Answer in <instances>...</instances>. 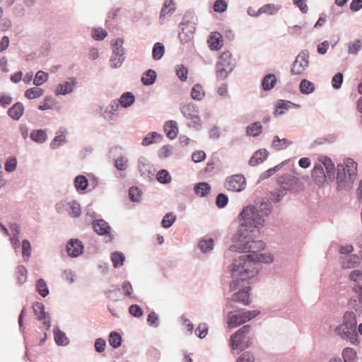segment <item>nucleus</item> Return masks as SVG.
<instances>
[{
    "mask_svg": "<svg viewBox=\"0 0 362 362\" xmlns=\"http://www.w3.org/2000/svg\"><path fill=\"white\" fill-rule=\"evenodd\" d=\"M273 259L271 255L263 253L243 255L234 258L233 262L229 266V270L234 278H240L244 281L258 273L260 262L270 263Z\"/></svg>",
    "mask_w": 362,
    "mask_h": 362,
    "instance_id": "1",
    "label": "nucleus"
},
{
    "mask_svg": "<svg viewBox=\"0 0 362 362\" xmlns=\"http://www.w3.org/2000/svg\"><path fill=\"white\" fill-rule=\"evenodd\" d=\"M257 208L253 204L244 206L238 216L239 226L235 235V238L244 236V234L253 233L259 227L264 225L265 219L262 218L257 211Z\"/></svg>",
    "mask_w": 362,
    "mask_h": 362,
    "instance_id": "2",
    "label": "nucleus"
},
{
    "mask_svg": "<svg viewBox=\"0 0 362 362\" xmlns=\"http://www.w3.org/2000/svg\"><path fill=\"white\" fill-rule=\"evenodd\" d=\"M231 276H233L231 274ZM233 280L230 284V291H235L231 299L228 300L226 303V308H233L235 307V303H240L243 305H248L250 303V286L248 285V279L242 281L240 278H234L232 276Z\"/></svg>",
    "mask_w": 362,
    "mask_h": 362,
    "instance_id": "3",
    "label": "nucleus"
},
{
    "mask_svg": "<svg viewBox=\"0 0 362 362\" xmlns=\"http://www.w3.org/2000/svg\"><path fill=\"white\" fill-rule=\"evenodd\" d=\"M245 235L235 238V235H233L232 240L233 244L229 247L230 252H249V254L259 253L264 249L265 244L262 240H254L252 233L245 234Z\"/></svg>",
    "mask_w": 362,
    "mask_h": 362,
    "instance_id": "4",
    "label": "nucleus"
},
{
    "mask_svg": "<svg viewBox=\"0 0 362 362\" xmlns=\"http://www.w3.org/2000/svg\"><path fill=\"white\" fill-rule=\"evenodd\" d=\"M236 61L229 51L221 54L216 64V76L218 80H225L233 71Z\"/></svg>",
    "mask_w": 362,
    "mask_h": 362,
    "instance_id": "5",
    "label": "nucleus"
},
{
    "mask_svg": "<svg viewBox=\"0 0 362 362\" xmlns=\"http://www.w3.org/2000/svg\"><path fill=\"white\" fill-rule=\"evenodd\" d=\"M356 316L353 312H346L341 324V338L349 339L351 344L358 343V332L356 330Z\"/></svg>",
    "mask_w": 362,
    "mask_h": 362,
    "instance_id": "6",
    "label": "nucleus"
},
{
    "mask_svg": "<svg viewBox=\"0 0 362 362\" xmlns=\"http://www.w3.org/2000/svg\"><path fill=\"white\" fill-rule=\"evenodd\" d=\"M196 21L193 11H187L185 13L180 24L181 32L178 35L182 44L188 43L193 39L196 30Z\"/></svg>",
    "mask_w": 362,
    "mask_h": 362,
    "instance_id": "7",
    "label": "nucleus"
},
{
    "mask_svg": "<svg viewBox=\"0 0 362 362\" xmlns=\"http://www.w3.org/2000/svg\"><path fill=\"white\" fill-rule=\"evenodd\" d=\"M357 176V163L350 158L341 163V189L349 190L352 188Z\"/></svg>",
    "mask_w": 362,
    "mask_h": 362,
    "instance_id": "8",
    "label": "nucleus"
},
{
    "mask_svg": "<svg viewBox=\"0 0 362 362\" xmlns=\"http://www.w3.org/2000/svg\"><path fill=\"white\" fill-rule=\"evenodd\" d=\"M259 312L257 310H235L227 314V324L229 327L235 328L255 318Z\"/></svg>",
    "mask_w": 362,
    "mask_h": 362,
    "instance_id": "9",
    "label": "nucleus"
},
{
    "mask_svg": "<svg viewBox=\"0 0 362 362\" xmlns=\"http://www.w3.org/2000/svg\"><path fill=\"white\" fill-rule=\"evenodd\" d=\"M250 331V326L248 325L243 326L235 333L233 334L230 339V346L233 350L242 351L250 346V342L247 335Z\"/></svg>",
    "mask_w": 362,
    "mask_h": 362,
    "instance_id": "10",
    "label": "nucleus"
},
{
    "mask_svg": "<svg viewBox=\"0 0 362 362\" xmlns=\"http://www.w3.org/2000/svg\"><path fill=\"white\" fill-rule=\"evenodd\" d=\"M299 183V180L293 176L286 175L282 177L281 181V186L279 189L272 192V201L274 203H279L283 199V197L287 194V192H295L294 185H297Z\"/></svg>",
    "mask_w": 362,
    "mask_h": 362,
    "instance_id": "11",
    "label": "nucleus"
},
{
    "mask_svg": "<svg viewBox=\"0 0 362 362\" xmlns=\"http://www.w3.org/2000/svg\"><path fill=\"white\" fill-rule=\"evenodd\" d=\"M124 40L122 38H117L112 42V54L110 57V66L112 69L119 68L125 59V49L123 47Z\"/></svg>",
    "mask_w": 362,
    "mask_h": 362,
    "instance_id": "12",
    "label": "nucleus"
},
{
    "mask_svg": "<svg viewBox=\"0 0 362 362\" xmlns=\"http://www.w3.org/2000/svg\"><path fill=\"white\" fill-rule=\"evenodd\" d=\"M309 66V52L306 49L301 51L296 57L292 64L291 74L292 75H302Z\"/></svg>",
    "mask_w": 362,
    "mask_h": 362,
    "instance_id": "13",
    "label": "nucleus"
},
{
    "mask_svg": "<svg viewBox=\"0 0 362 362\" xmlns=\"http://www.w3.org/2000/svg\"><path fill=\"white\" fill-rule=\"evenodd\" d=\"M224 187L233 192H240L246 187V179L242 174H235L226 178Z\"/></svg>",
    "mask_w": 362,
    "mask_h": 362,
    "instance_id": "14",
    "label": "nucleus"
},
{
    "mask_svg": "<svg viewBox=\"0 0 362 362\" xmlns=\"http://www.w3.org/2000/svg\"><path fill=\"white\" fill-rule=\"evenodd\" d=\"M319 161L325 166L326 173V180L333 181L336 179L337 184V189H339V164L337 166V175L335 176L336 168L332 160L327 156H322L319 158Z\"/></svg>",
    "mask_w": 362,
    "mask_h": 362,
    "instance_id": "15",
    "label": "nucleus"
},
{
    "mask_svg": "<svg viewBox=\"0 0 362 362\" xmlns=\"http://www.w3.org/2000/svg\"><path fill=\"white\" fill-rule=\"evenodd\" d=\"M94 231L99 235H107L109 238L107 242H112L114 235L111 233V227L104 219H95L92 222Z\"/></svg>",
    "mask_w": 362,
    "mask_h": 362,
    "instance_id": "16",
    "label": "nucleus"
},
{
    "mask_svg": "<svg viewBox=\"0 0 362 362\" xmlns=\"http://www.w3.org/2000/svg\"><path fill=\"white\" fill-rule=\"evenodd\" d=\"M66 249L69 256L77 257L83 253L84 247L82 242L79 240L70 239L66 245Z\"/></svg>",
    "mask_w": 362,
    "mask_h": 362,
    "instance_id": "17",
    "label": "nucleus"
},
{
    "mask_svg": "<svg viewBox=\"0 0 362 362\" xmlns=\"http://www.w3.org/2000/svg\"><path fill=\"white\" fill-rule=\"evenodd\" d=\"M138 169L141 175L145 179H151L153 175V169L150 162L144 157L138 160Z\"/></svg>",
    "mask_w": 362,
    "mask_h": 362,
    "instance_id": "18",
    "label": "nucleus"
},
{
    "mask_svg": "<svg viewBox=\"0 0 362 362\" xmlns=\"http://www.w3.org/2000/svg\"><path fill=\"white\" fill-rule=\"evenodd\" d=\"M254 206L257 208L258 213L264 218L270 215L273 209L272 203L268 199L264 198L255 200Z\"/></svg>",
    "mask_w": 362,
    "mask_h": 362,
    "instance_id": "19",
    "label": "nucleus"
},
{
    "mask_svg": "<svg viewBox=\"0 0 362 362\" xmlns=\"http://www.w3.org/2000/svg\"><path fill=\"white\" fill-rule=\"evenodd\" d=\"M119 107V103H117V100H112L110 103L106 106L103 114V117L107 121L114 120Z\"/></svg>",
    "mask_w": 362,
    "mask_h": 362,
    "instance_id": "20",
    "label": "nucleus"
},
{
    "mask_svg": "<svg viewBox=\"0 0 362 362\" xmlns=\"http://www.w3.org/2000/svg\"><path fill=\"white\" fill-rule=\"evenodd\" d=\"M54 340L55 344L59 346H66L70 343L69 339L66 333L62 331L58 326H55L53 329Z\"/></svg>",
    "mask_w": 362,
    "mask_h": 362,
    "instance_id": "21",
    "label": "nucleus"
},
{
    "mask_svg": "<svg viewBox=\"0 0 362 362\" xmlns=\"http://www.w3.org/2000/svg\"><path fill=\"white\" fill-rule=\"evenodd\" d=\"M312 177L319 186L323 185L326 181L325 172L321 163L315 165L312 170Z\"/></svg>",
    "mask_w": 362,
    "mask_h": 362,
    "instance_id": "22",
    "label": "nucleus"
},
{
    "mask_svg": "<svg viewBox=\"0 0 362 362\" xmlns=\"http://www.w3.org/2000/svg\"><path fill=\"white\" fill-rule=\"evenodd\" d=\"M76 83V78L71 77L69 78V81L59 84L56 89V95H66L71 93L74 90Z\"/></svg>",
    "mask_w": 362,
    "mask_h": 362,
    "instance_id": "23",
    "label": "nucleus"
},
{
    "mask_svg": "<svg viewBox=\"0 0 362 362\" xmlns=\"http://www.w3.org/2000/svg\"><path fill=\"white\" fill-rule=\"evenodd\" d=\"M269 152L264 149H259L256 151L249 160V165L255 166L263 163L268 157Z\"/></svg>",
    "mask_w": 362,
    "mask_h": 362,
    "instance_id": "24",
    "label": "nucleus"
},
{
    "mask_svg": "<svg viewBox=\"0 0 362 362\" xmlns=\"http://www.w3.org/2000/svg\"><path fill=\"white\" fill-rule=\"evenodd\" d=\"M163 130L170 139H174L178 134L177 123L174 120H168L163 125Z\"/></svg>",
    "mask_w": 362,
    "mask_h": 362,
    "instance_id": "25",
    "label": "nucleus"
},
{
    "mask_svg": "<svg viewBox=\"0 0 362 362\" xmlns=\"http://www.w3.org/2000/svg\"><path fill=\"white\" fill-rule=\"evenodd\" d=\"M337 138L338 135L337 134H329L325 136L317 138L310 144V148L313 149L317 147L318 146L324 145L326 144H332L337 140Z\"/></svg>",
    "mask_w": 362,
    "mask_h": 362,
    "instance_id": "26",
    "label": "nucleus"
},
{
    "mask_svg": "<svg viewBox=\"0 0 362 362\" xmlns=\"http://www.w3.org/2000/svg\"><path fill=\"white\" fill-rule=\"evenodd\" d=\"M361 263V259L356 255H351L344 258H341V266L343 269H351L358 267Z\"/></svg>",
    "mask_w": 362,
    "mask_h": 362,
    "instance_id": "27",
    "label": "nucleus"
},
{
    "mask_svg": "<svg viewBox=\"0 0 362 362\" xmlns=\"http://www.w3.org/2000/svg\"><path fill=\"white\" fill-rule=\"evenodd\" d=\"M24 112V106L20 103H16L7 111L8 115L13 120H18L22 117Z\"/></svg>",
    "mask_w": 362,
    "mask_h": 362,
    "instance_id": "28",
    "label": "nucleus"
},
{
    "mask_svg": "<svg viewBox=\"0 0 362 362\" xmlns=\"http://www.w3.org/2000/svg\"><path fill=\"white\" fill-rule=\"evenodd\" d=\"M180 111L183 116L187 119H189L199 114L198 107L192 103L182 105L180 107Z\"/></svg>",
    "mask_w": 362,
    "mask_h": 362,
    "instance_id": "29",
    "label": "nucleus"
},
{
    "mask_svg": "<svg viewBox=\"0 0 362 362\" xmlns=\"http://www.w3.org/2000/svg\"><path fill=\"white\" fill-rule=\"evenodd\" d=\"M207 42L211 50H218L223 45V37L218 32L213 33L208 39Z\"/></svg>",
    "mask_w": 362,
    "mask_h": 362,
    "instance_id": "30",
    "label": "nucleus"
},
{
    "mask_svg": "<svg viewBox=\"0 0 362 362\" xmlns=\"http://www.w3.org/2000/svg\"><path fill=\"white\" fill-rule=\"evenodd\" d=\"M30 139L39 144H44L47 140V134L46 129H35L30 132Z\"/></svg>",
    "mask_w": 362,
    "mask_h": 362,
    "instance_id": "31",
    "label": "nucleus"
},
{
    "mask_svg": "<svg viewBox=\"0 0 362 362\" xmlns=\"http://www.w3.org/2000/svg\"><path fill=\"white\" fill-rule=\"evenodd\" d=\"M277 79L274 74H266L262 80V88L264 91L271 90L276 84Z\"/></svg>",
    "mask_w": 362,
    "mask_h": 362,
    "instance_id": "32",
    "label": "nucleus"
},
{
    "mask_svg": "<svg viewBox=\"0 0 362 362\" xmlns=\"http://www.w3.org/2000/svg\"><path fill=\"white\" fill-rule=\"evenodd\" d=\"M117 101L119 103V106L127 108L134 103L135 97L131 92H124Z\"/></svg>",
    "mask_w": 362,
    "mask_h": 362,
    "instance_id": "33",
    "label": "nucleus"
},
{
    "mask_svg": "<svg viewBox=\"0 0 362 362\" xmlns=\"http://www.w3.org/2000/svg\"><path fill=\"white\" fill-rule=\"evenodd\" d=\"M74 185L78 192H84L88 186V180L83 175H77L74 180Z\"/></svg>",
    "mask_w": 362,
    "mask_h": 362,
    "instance_id": "34",
    "label": "nucleus"
},
{
    "mask_svg": "<svg viewBox=\"0 0 362 362\" xmlns=\"http://www.w3.org/2000/svg\"><path fill=\"white\" fill-rule=\"evenodd\" d=\"M194 191L197 195L201 197H205L209 194L211 186L206 182H199L194 185Z\"/></svg>",
    "mask_w": 362,
    "mask_h": 362,
    "instance_id": "35",
    "label": "nucleus"
},
{
    "mask_svg": "<svg viewBox=\"0 0 362 362\" xmlns=\"http://www.w3.org/2000/svg\"><path fill=\"white\" fill-rule=\"evenodd\" d=\"M175 11V4L173 0H165L160 11V18L170 16Z\"/></svg>",
    "mask_w": 362,
    "mask_h": 362,
    "instance_id": "36",
    "label": "nucleus"
},
{
    "mask_svg": "<svg viewBox=\"0 0 362 362\" xmlns=\"http://www.w3.org/2000/svg\"><path fill=\"white\" fill-rule=\"evenodd\" d=\"M163 139V136L161 134L156 132H152L148 133L142 140V145L143 146H149L151 144H153L154 143L160 142Z\"/></svg>",
    "mask_w": 362,
    "mask_h": 362,
    "instance_id": "37",
    "label": "nucleus"
},
{
    "mask_svg": "<svg viewBox=\"0 0 362 362\" xmlns=\"http://www.w3.org/2000/svg\"><path fill=\"white\" fill-rule=\"evenodd\" d=\"M291 105L298 106L290 101L280 100L276 104V110L274 114L277 115H281L286 113V111L290 107Z\"/></svg>",
    "mask_w": 362,
    "mask_h": 362,
    "instance_id": "38",
    "label": "nucleus"
},
{
    "mask_svg": "<svg viewBox=\"0 0 362 362\" xmlns=\"http://www.w3.org/2000/svg\"><path fill=\"white\" fill-rule=\"evenodd\" d=\"M156 77V71L153 69H148L143 74L141 81L144 86H151L155 83Z\"/></svg>",
    "mask_w": 362,
    "mask_h": 362,
    "instance_id": "39",
    "label": "nucleus"
},
{
    "mask_svg": "<svg viewBox=\"0 0 362 362\" xmlns=\"http://www.w3.org/2000/svg\"><path fill=\"white\" fill-rule=\"evenodd\" d=\"M291 144L292 142L287 139H280L278 136H274L272 143V147L275 150L279 151L286 148Z\"/></svg>",
    "mask_w": 362,
    "mask_h": 362,
    "instance_id": "40",
    "label": "nucleus"
},
{
    "mask_svg": "<svg viewBox=\"0 0 362 362\" xmlns=\"http://www.w3.org/2000/svg\"><path fill=\"white\" fill-rule=\"evenodd\" d=\"M33 310L34 314L37 317V320L39 321H42L43 318L49 315L48 313L45 311V305L40 302L34 303L33 305Z\"/></svg>",
    "mask_w": 362,
    "mask_h": 362,
    "instance_id": "41",
    "label": "nucleus"
},
{
    "mask_svg": "<svg viewBox=\"0 0 362 362\" xmlns=\"http://www.w3.org/2000/svg\"><path fill=\"white\" fill-rule=\"evenodd\" d=\"M281 8V5L269 3L262 6L260 8V11L262 12V14L266 13L272 16L276 14Z\"/></svg>",
    "mask_w": 362,
    "mask_h": 362,
    "instance_id": "42",
    "label": "nucleus"
},
{
    "mask_svg": "<svg viewBox=\"0 0 362 362\" xmlns=\"http://www.w3.org/2000/svg\"><path fill=\"white\" fill-rule=\"evenodd\" d=\"M69 214L72 218H78L81 215V209L79 203L73 200L69 202Z\"/></svg>",
    "mask_w": 362,
    "mask_h": 362,
    "instance_id": "43",
    "label": "nucleus"
},
{
    "mask_svg": "<svg viewBox=\"0 0 362 362\" xmlns=\"http://www.w3.org/2000/svg\"><path fill=\"white\" fill-rule=\"evenodd\" d=\"M16 281L18 286H22L27 281V269L23 265H19L16 269Z\"/></svg>",
    "mask_w": 362,
    "mask_h": 362,
    "instance_id": "44",
    "label": "nucleus"
},
{
    "mask_svg": "<svg viewBox=\"0 0 362 362\" xmlns=\"http://www.w3.org/2000/svg\"><path fill=\"white\" fill-rule=\"evenodd\" d=\"M299 90L303 94L309 95L315 90V85L307 79H303L300 82Z\"/></svg>",
    "mask_w": 362,
    "mask_h": 362,
    "instance_id": "45",
    "label": "nucleus"
},
{
    "mask_svg": "<svg viewBox=\"0 0 362 362\" xmlns=\"http://www.w3.org/2000/svg\"><path fill=\"white\" fill-rule=\"evenodd\" d=\"M262 126L259 122H255L248 125L246 133L249 136H258L262 133Z\"/></svg>",
    "mask_w": 362,
    "mask_h": 362,
    "instance_id": "46",
    "label": "nucleus"
},
{
    "mask_svg": "<svg viewBox=\"0 0 362 362\" xmlns=\"http://www.w3.org/2000/svg\"><path fill=\"white\" fill-rule=\"evenodd\" d=\"M191 96L194 100L201 101L205 96L203 87L199 83H196L192 88Z\"/></svg>",
    "mask_w": 362,
    "mask_h": 362,
    "instance_id": "47",
    "label": "nucleus"
},
{
    "mask_svg": "<svg viewBox=\"0 0 362 362\" xmlns=\"http://www.w3.org/2000/svg\"><path fill=\"white\" fill-rule=\"evenodd\" d=\"M111 260L114 267L118 268L124 264L125 256L122 252L116 251L111 254Z\"/></svg>",
    "mask_w": 362,
    "mask_h": 362,
    "instance_id": "48",
    "label": "nucleus"
},
{
    "mask_svg": "<svg viewBox=\"0 0 362 362\" xmlns=\"http://www.w3.org/2000/svg\"><path fill=\"white\" fill-rule=\"evenodd\" d=\"M108 341L112 347L117 349L122 344V336L117 332H111L109 335Z\"/></svg>",
    "mask_w": 362,
    "mask_h": 362,
    "instance_id": "49",
    "label": "nucleus"
},
{
    "mask_svg": "<svg viewBox=\"0 0 362 362\" xmlns=\"http://www.w3.org/2000/svg\"><path fill=\"white\" fill-rule=\"evenodd\" d=\"M36 291L42 297H47L49 293V289L45 281L43 279H39L36 282Z\"/></svg>",
    "mask_w": 362,
    "mask_h": 362,
    "instance_id": "50",
    "label": "nucleus"
},
{
    "mask_svg": "<svg viewBox=\"0 0 362 362\" xmlns=\"http://www.w3.org/2000/svg\"><path fill=\"white\" fill-rule=\"evenodd\" d=\"M165 53V47L160 42H156L152 50V57L154 60H159L162 58Z\"/></svg>",
    "mask_w": 362,
    "mask_h": 362,
    "instance_id": "51",
    "label": "nucleus"
},
{
    "mask_svg": "<svg viewBox=\"0 0 362 362\" xmlns=\"http://www.w3.org/2000/svg\"><path fill=\"white\" fill-rule=\"evenodd\" d=\"M43 89L37 87H34L26 90L25 92V96L29 100H33L40 98L43 95Z\"/></svg>",
    "mask_w": 362,
    "mask_h": 362,
    "instance_id": "52",
    "label": "nucleus"
},
{
    "mask_svg": "<svg viewBox=\"0 0 362 362\" xmlns=\"http://www.w3.org/2000/svg\"><path fill=\"white\" fill-rule=\"evenodd\" d=\"M198 247L204 253L210 252L211 250H212V249L214 247L213 239L209 238L208 240H206V239L201 240L198 243Z\"/></svg>",
    "mask_w": 362,
    "mask_h": 362,
    "instance_id": "53",
    "label": "nucleus"
},
{
    "mask_svg": "<svg viewBox=\"0 0 362 362\" xmlns=\"http://www.w3.org/2000/svg\"><path fill=\"white\" fill-rule=\"evenodd\" d=\"M342 356L344 362H356V352L352 348H346L342 352Z\"/></svg>",
    "mask_w": 362,
    "mask_h": 362,
    "instance_id": "54",
    "label": "nucleus"
},
{
    "mask_svg": "<svg viewBox=\"0 0 362 362\" xmlns=\"http://www.w3.org/2000/svg\"><path fill=\"white\" fill-rule=\"evenodd\" d=\"M156 179L162 184H168L171 182V176L167 170H160L156 174Z\"/></svg>",
    "mask_w": 362,
    "mask_h": 362,
    "instance_id": "55",
    "label": "nucleus"
},
{
    "mask_svg": "<svg viewBox=\"0 0 362 362\" xmlns=\"http://www.w3.org/2000/svg\"><path fill=\"white\" fill-rule=\"evenodd\" d=\"M176 221V216L173 212L167 213L161 221V226L164 228H169Z\"/></svg>",
    "mask_w": 362,
    "mask_h": 362,
    "instance_id": "56",
    "label": "nucleus"
},
{
    "mask_svg": "<svg viewBox=\"0 0 362 362\" xmlns=\"http://www.w3.org/2000/svg\"><path fill=\"white\" fill-rule=\"evenodd\" d=\"M66 143V136L64 134H61L54 136L52 142L50 143V148L52 149L59 148Z\"/></svg>",
    "mask_w": 362,
    "mask_h": 362,
    "instance_id": "57",
    "label": "nucleus"
},
{
    "mask_svg": "<svg viewBox=\"0 0 362 362\" xmlns=\"http://www.w3.org/2000/svg\"><path fill=\"white\" fill-rule=\"evenodd\" d=\"M122 290L125 296L129 297L134 300H137L136 296L132 294L133 288L132 284L129 281H124L122 283Z\"/></svg>",
    "mask_w": 362,
    "mask_h": 362,
    "instance_id": "58",
    "label": "nucleus"
},
{
    "mask_svg": "<svg viewBox=\"0 0 362 362\" xmlns=\"http://www.w3.org/2000/svg\"><path fill=\"white\" fill-rule=\"evenodd\" d=\"M141 191L137 187H131L129 189V197L133 202H139L141 200Z\"/></svg>",
    "mask_w": 362,
    "mask_h": 362,
    "instance_id": "59",
    "label": "nucleus"
},
{
    "mask_svg": "<svg viewBox=\"0 0 362 362\" xmlns=\"http://www.w3.org/2000/svg\"><path fill=\"white\" fill-rule=\"evenodd\" d=\"M32 252L30 243L25 239L22 241V254L24 260L26 262L29 259Z\"/></svg>",
    "mask_w": 362,
    "mask_h": 362,
    "instance_id": "60",
    "label": "nucleus"
},
{
    "mask_svg": "<svg viewBox=\"0 0 362 362\" xmlns=\"http://www.w3.org/2000/svg\"><path fill=\"white\" fill-rule=\"evenodd\" d=\"M127 163L128 159L122 155L115 159V166L119 171H123L127 169L128 165Z\"/></svg>",
    "mask_w": 362,
    "mask_h": 362,
    "instance_id": "61",
    "label": "nucleus"
},
{
    "mask_svg": "<svg viewBox=\"0 0 362 362\" xmlns=\"http://www.w3.org/2000/svg\"><path fill=\"white\" fill-rule=\"evenodd\" d=\"M48 80V74L42 71H38L33 80V83L36 86H41L43 83Z\"/></svg>",
    "mask_w": 362,
    "mask_h": 362,
    "instance_id": "62",
    "label": "nucleus"
},
{
    "mask_svg": "<svg viewBox=\"0 0 362 362\" xmlns=\"http://www.w3.org/2000/svg\"><path fill=\"white\" fill-rule=\"evenodd\" d=\"M173 153V147L172 146L168 144L164 145L160 148L158 151V156L160 159H165L170 157Z\"/></svg>",
    "mask_w": 362,
    "mask_h": 362,
    "instance_id": "63",
    "label": "nucleus"
},
{
    "mask_svg": "<svg viewBox=\"0 0 362 362\" xmlns=\"http://www.w3.org/2000/svg\"><path fill=\"white\" fill-rule=\"evenodd\" d=\"M107 35V31L101 28H93L92 30V37L95 40H103L104 38L106 37Z\"/></svg>",
    "mask_w": 362,
    "mask_h": 362,
    "instance_id": "64",
    "label": "nucleus"
}]
</instances>
